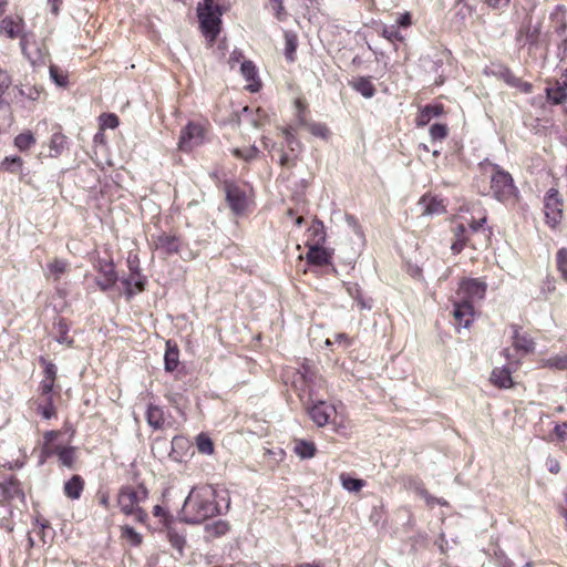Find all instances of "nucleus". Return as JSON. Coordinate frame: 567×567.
Masks as SVG:
<instances>
[{"label": "nucleus", "mask_w": 567, "mask_h": 567, "mask_svg": "<svg viewBox=\"0 0 567 567\" xmlns=\"http://www.w3.org/2000/svg\"><path fill=\"white\" fill-rule=\"evenodd\" d=\"M220 502L225 503L224 508H229V497L225 489H217L212 485L194 487L186 497L182 515L185 522L200 524L223 513Z\"/></svg>", "instance_id": "f257e3e1"}, {"label": "nucleus", "mask_w": 567, "mask_h": 567, "mask_svg": "<svg viewBox=\"0 0 567 567\" xmlns=\"http://www.w3.org/2000/svg\"><path fill=\"white\" fill-rule=\"evenodd\" d=\"M512 339L515 353L512 355L509 349L503 351L507 363L498 371V389H509L516 384L512 374L518 369L522 357L534 351L533 339L520 333L517 326H512Z\"/></svg>", "instance_id": "f03ea898"}, {"label": "nucleus", "mask_w": 567, "mask_h": 567, "mask_svg": "<svg viewBox=\"0 0 567 567\" xmlns=\"http://www.w3.org/2000/svg\"><path fill=\"white\" fill-rule=\"evenodd\" d=\"M148 491L143 484L136 486H123L117 495V504L121 512L126 516H133L137 522L143 523L147 514L141 507V504L146 501Z\"/></svg>", "instance_id": "7ed1b4c3"}, {"label": "nucleus", "mask_w": 567, "mask_h": 567, "mask_svg": "<svg viewBox=\"0 0 567 567\" xmlns=\"http://www.w3.org/2000/svg\"><path fill=\"white\" fill-rule=\"evenodd\" d=\"M462 217H457L453 221L452 231L454 235V241L452 243L451 249L454 254H460L463 248L465 247L466 243L468 241L467 236V229L465 224L468 225L470 230L474 235H483V237L491 241V236L493 234L492 227H484V224L486 223V217L482 216L478 219L472 218L471 220L464 218V220H461Z\"/></svg>", "instance_id": "20e7f679"}, {"label": "nucleus", "mask_w": 567, "mask_h": 567, "mask_svg": "<svg viewBox=\"0 0 567 567\" xmlns=\"http://www.w3.org/2000/svg\"><path fill=\"white\" fill-rule=\"evenodd\" d=\"M197 12L203 33L209 41H215L220 31V7L214 0H204L198 3Z\"/></svg>", "instance_id": "39448f33"}, {"label": "nucleus", "mask_w": 567, "mask_h": 567, "mask_svg": "<svg viewBox=\"0 0 567 567\" xmlns=\"http://www.w3.org/2000/svg\"><path fill=\"white\" fill-rule=\"evenodd\" d=\"M564 199L558 189L549 188L544 196L545 223L551 229H556L564 217Z\"/></svg>", "instance_id": "423d86ee"}, {"label": "nucleus", "mask_w": 567, "mask_h": 567, "mask_svg": "<svg viewBox=\"0 0 567 567\" xmlns=\"http://www.w3.org/2000/svg\"><path fill=\"white\" fill-rule=\"evenodd\" d=\"M205 141V128L202 124L189 122L182 131L178 140V148L190 152Z\"/></svg>", "instance_id": "0eeeda50"}, {"label": "nucleus", "mask_w": 567, "mask_h": 567, "mask_svg": "<svg viewBox=\"0 0 567 567\" xmlns=\"http://www.w3.org/2000/svg\"><path fill=\"white\" fill-rule=\"evenodd\" d=\"M518 197L519 192L511 174L498 168V202L515 205Z\"/></svg>", "instance_id": "6e6552de"}, {"label": "nucleus", "mask_w": 567, "mask_h": 567, "mask_svg": "<svg viewBox=\"0 0 567 567\" xmlns=\"http://www.w3.org/2000/svg\"><path fill=\"white\" fill-rule=\"evenodd\" d=\"M496 179V164L489 159H484L478 164V174L476 176V186L480 193L488 194L494 189Z\"/></svg>", "instance_id": "1a4fd4ad"}, {"label": "nucleus", "mask_w": 567, "mask_h": 567, "mask_svg": "<svg viewBox=\"0 0 567 567\" xmlns=\"http://www.w3.org/2000/svg\"><path fill=\"white\" fill-rule=\"evenodd\" d=\"M226 200L230 209L236 214L240 215L245 212L248 205V198L246 192L239 186L233 183L225 184Z\"/></svg>", "instance_id": "9d476101"}, {"label": "nucleus", "mask_w": 567, "mask_h": 567, "mask_svg": "<svg viewBox=\"0 0 567 567\" xmlns=\"http://www.w3.org/2000/svg\"><path fill=\"white\" fill-rule=\"evenodd\" d=\"M485 291L486 286L484 282L478 279H470L461 284L457 290V299L468 300L473 305L474 301L484 298Z\"/></svg>", "instance_id": "9b49d317"}, {"label": "nucleus", "mask_w": 567, "mask_h": 567, "mask_svg": "<svg viewBox=\"0 0 567 567\" xmlns=\"http://www.w3.org/2000/svg\"><path fill=\"white\" fill-rule=\"evenodd\" d=\"M474 309L468 300H455L453 318L454 324L457 329L468 328L473 321Z\"/></svg>", "instance_id": "f8f14e48"}, {"label": "nucleus", "mask_w": 567, "mask_h": 567, "mask_svg": "<svg viewBox=\"0 0 567 567\" xmlns=\"http://www.w3.org/2000/svg\"><path fill=\"white\" fill-rule=\"evenodd\" d=\"M311 420L318 426H324L328 424L333 415H336L337 410L333 405L328 404L324 401H319L315 405H312L308 411Z\"/></svg>", "instance_id": "ddd939ff"}, {"label": "nucleus", "mask_w": 567, "mask_h": 567, "mask_svg": "<svg viewBox=\"0 0 567 567\" xmlns=\"http://www.w3.org/2000/svg\"><path fill=\"white\" fill-rule=\"evenodd\" d=\"M117 280V276L114 269V265L112 262H105L101 265L100 276L96 278V285L101 288V290H107L112 288Z\"/></svg>", "instance_id": "4468645a"}, {"label": "nucleus", "mask_w": 567, "mask_h": 567, "mask_svg": "<svg viewBox=\"0 0 567 567\" xmlns=\"http://www.w3.org/2000/svg\"><path fill=\"white\" fill-rule=\"evenodd\" d=\"M56 455L59 462L66 467H72L74 463L75 450L71 446L56 445L55 447H48L44 457Z\"/></svg>", "instance_id": "2eb2a0df"}, {"label": "nucleus", "mask_w": 567, "mask_h": 567, "mask_svg": "<svg viewBox=\"0 0 567 567\" xmlns=\"http://www.w3.org/2000/svg\"><path fill=\"white\" fill-rule=\"evenodd\" d=\"M306 258L309 264L316 266H326L331 262V256L327 249L319 246V244H315L309 246Z\"/></svg>", "instance_id": "dca6fc26"}, {"label": "nucleus", "mask_w": 567, "mask_h": 567, "mask_svg": "<svg viewBox=\"0 0 567 567\" xmlns=\"http://www.w3.org/2000/svg\"><path fill=\"white\" fill-rule=\"evenodd\" d=\"M240 72L244 79L249 82L247 89L250 92H257L260 89V82L255 64L251 61H243L240 64Z\"/></svg>", "instance_id": "f3484780"}, {"label": "nucleus", "mask_w": 567, "mask_h": 567, "mask_svg": "<svg viewBox=\"0 0 567 567\" xmlns=\"http://www.w3.org/2000/svg\"><path fill=\"white\" fill-rule=\"evenodd\" d=\"M498 76L504 80V82L517 90H519L523 93H528L532 91V84L527 82H523L519 78L515 76L511 70L507 68H502L498 70Z\"/></svg>", "instance_id": "a211bd4d"}, {"label": "nucleus", "mask_w": 567, "mask_h": 567, "mask_svg": "<svg viewBox=\"0 0 567 567\" xmlns=\"http://www.w3.org/2000/svg\"><path fill=\"white\" fill-rule=\"evenodd\" d=\"M146 421L148 425L154 430L163 429L165 424L163 409L155 404H148L146 410Z\"/></svg>", "instance_id": "6ab92c4d"}, {"label": "nucleus", "mask_w": 567, "mask_h": 567, "mask_svg": "<svg viewBox=\"0 0 567 567\" xmlns=\"http://www.w3.org/2000/svg\"><path fill=\"white\" fill-rule=\"evenodd\" d=\"M1 31L10 39H16L22 31V19L20 17H7L1 21Z\"/></svg>", "instance_id": "aec40b11"}, {"label": "nucleus", "mask_w": 567, "mask_h": 567, "mask_svg": "<svg viewBox=\"0 0 567 567\" xmlns=\"http://www.w3.org/2000/svg\"><path fill=\"white\" fill-rule=\"evenodd\" d=\"M84 488V480L80 475H73L64 484V494L71 499H79Z\"/></svg>", "instance_id": "412c9836"}, {"label": "nucleus", "mask_w": 567, "mask_h": 567, "mask_svg": "<svg viewBox=\"0 0 567 567\" xmlns=\"http://www.w3.org/2000/svg\"><path fill=\"white\" fill-rule=\"evenodd\" d=\"M181 240L176 236L161 235L156 239V248L163 250L166 254L178 252Z\"/></svg>", "instance_id": "4be33fe9"}, {"label": "nucleus", "mask_w": 567, "mask_h": 567, "mask_svg": "<svg viewBox=\"0 0 567 567\" xmlns=\"http://www.w3.org/2000/svg\"><path fill=\"white\" fill-rule=\"evenodd\" d=\"M420 205L423 206V214L426 215H439L445 210V207L441 199H437L436 197H432L429 195H424L421 198Z\"/></svg>", "instance_id": "5701e85b"}, {"label": "nucleus", "mask_w": 567, "mask_h": 567, "mask_svg": "<svg viewBox=\"0 0 567 567\" xmlns=\"http://www.w3.org/2000/svg\"><path fill=\"white\" fill-rule=\"evenodd\" d=\"M566 7L563 4H558L555 7V9L549 16L550 21L554 23L555 31L558 34H563L566 31Z\"/></svg>", "instance_id": "b1692460"}, {"label": "nucleus", "mask_w": 567, "mask_h": 567, "mask_svg": "<svg viewBox=\"0 0 567 567\" xmlns=\"http://www.w3.org/2000/svg\"><path fill=\"white\" fill-rule=\"evenodd\" d=\"M179 351L176 344H173L171 341L166 342V351L164 355L165 370L167 372H173L178 363H179Z\"/></svg>", "instance_id": "393cba45"}, {"label": "nucleus", "mask_w": 567, "mask_h": 567, "mask_svg": "<svg viewBox=\"0 0 567 567\" xmlns=\"http://www.w3.org/2000/svg\"><path fill=\"white\" fill-rule=\"evenodd\" d=\"M547 100L555 105L561 104L567 99L566 87L563 82H556L553 86L546 87Z\"/></svg>", "instance_id": "a878e982"}, {"label": "nucleus", "mask_w": 567, "mask_h": 567, "mask_svg": "<svg viewBox=\"0 0 567 567\" xmlns=\"http://www.w3.org/2000/svg\"><path fill=\"white\" fill-rule=\"evenodd\" d=\"M293 452L302 460L311 458L316 455L317 447L313 442L295 440Z\"/></svg>", "instance_id": "bb28decb"}, {"label": "nucleus", "mask_w": 567, "mask_h": 567, "mask_svg": "<svg viewBox=\"0 0 567 567\" xmlns=\"http://www.w3.org/2000/svg\"><path fill=\"white\" fill-rule=\"evenodd\" d=\"M68 146V138L61 132L52 134L50 140V156L58 157Z\"/></svg>", "instance_id": "cd10ccee"}, {"label": "nucleus", "mask_w": 567, "mask_h": 567, "mask_svg": "<svg viewBox=\"0 0 567 567\" xmlns=\"http://www.w3.org/2000/svg\"><path fill=\"white\" fill-rule=\"evenodd\" d=\"M353 89L367 99L372 97L375 93L374 85L369 78H359L353 83Z\"/></svg>", "instance_id": "c85d7f7f"}, {"label": "nucleus", "mask_w": 567, "mask_h": 567, "mask_svg": "<svg viewBox=\"0 0 567 567\" xmlns=\"http://www.w3.org/2000/svg\"><path fill=\"white\" fill-rule=\"evenodd\" d=\"M297 50V35L292 32H285V55L288 61H295Z\"/></svg>", "instance_id": "c756f323"}, {"label": "nucleus", "mask_w": 567, "mask_h": 567, "mask_svg": "<svg viewBox=\"0 0 567 567\" xmlns=\"http://www.w3.org/2000/svg\"><path fill=\"white\" fill-rule=\"evenodd\" d=\"M35 144V137L31 132H23L16 136L14 145L19 151L23 152L29 150L31 146Z\"/></svg>", "instance_id": "7c9ffc66"}, {"label": "nucleus", "mask_w": 567, "mask_h": 567, "mask_svg": "<svg viewBox=\"0 0 567 567\" xmlns=\"http://www.w3.org/2000/svg\"><path fill=\"white\" fill-rule=\"evenodd\" d=\"M196 446L199 453L210 455L214 452V443L206 433L196 436Z\"/></svg>", "instance_id": "2f4dec72"}, {"label": "nucleus", "mask_w": 567, "mask_h": 567, "mask_svg": "<svg viewBox=\"0 0 567 567\" xmlns=\"http://www.w3.org/2000/svg\"><path fill=\"white\" fill-rule=\"evenodd\" d=\"M23 161L19 156H7L1 162V168L9 173H18L21 171Z\"/></svg>", "instance_id": "473e14b6"}, {"label": "nucleus", "mask_w": 567, "mask_h": 567, "mask_svg": "<svg viewBox=\"0 0 567 567\" xmlns=\"http://www.w3.org/2000/svg\"><path fill=\"white\" fill-rule=\"evenodd\" d=\"M342 487L349 492H359L365 485V482L360 478L341 475Z\"/></svg>", "instance_id": "72a5a7b5"}, {"label": "nucleus", "mask_w": 567, "mask_h": 567, "mask_svg": "<svg viewBox=\"0 0 567 567\" xmlns=\"http://www.w3.org/2000/svg\"><path fill=\"white\" fill-rule=\"evenodd\" d=\"M557 440L559 442H564L567 440V423H556L554 426V432L549 434L547 437H544V440L548 442H553L554 440Z\"/></svg>", "instance_id": "f704fd0d"}, {"label": "nucleus", "mask_w": 567, "mask_h": 567, "mask_svg": "<svg viewBox=\"0 0 567 567\" xmlns=\"http://www.w3.org/2000/svg\"><path fill=\"white\" fill-rule=\"evenodd\" d=\"M206 530L213 536H223L229 530V524L226 520H216L206 526Z\"/></svg>", "instance_id": "c9c22d12"}, {"label": "nucleus", "mask_w": 567, "mask_h": 567, "mask_svg": "<svg viewBox=\"0 0 567 567\" xmlns=\"http://www.w3.org/2000/svg\"><path fill=\"white\" fill-rule=\"evenodd\" d=\"M122 537L133 546H137L142 543L141 534L128 525L122 527Z\"/></svg>", "instance_id": "e433bc0d"}, {"label": "nucleus", "mask_w": 567, "mask_h": 567, "mask_svg": "<svg viewBox=\"0 0 567 567\" xmlns=\"http://www.w3.org/2000/svg\"><path fill=\"white\" fill-rule=\"evenodd\" d=\"M50 274L54 277V280H59L60 276L65 272L68 264L61 259H54L49 264Z\"/></svg>", "instance_id": "4c0bfd02"}, {"label": "nucleus", "mask_w": 567, "mask_h": 567, "mask_svg": "<svg viewBox=\"0 0 567 567\" xmlns=\"http://www.w3.org/2000/svg\"><path fill=\"white\" fill-rule=\"evenodd\" d=\"M258 153H259V150L256 146H250L245 150H240V148L233 150V154L236 157L243 158L244 161H247V162L256 158Z\"/></svg>", "instance_id": "58836bf2"}, {"label": "nucleus", "mask_w": 567, "mask_h": 567, "mask_svg": "<svg viewBox=\"0 0 567 567\" xmlns=\"http://www.w3.org/2000/svg\"><path fill=\"white\" fill-rule=\"evenodd\" d=\"M557 269L563 278L567 280V249L561 248L557 251L556 256Z\"/></svg>", "instance_id": "ea45409f"}, {"label": "nucleus", "mask_w": 567, "mask_h": 567, "mask_svg": "<svg viewBox=\"0 0 567 567\" xmlns=\"http://www.w3.org/2000/svg\"><path fill=\"white\" fill-rule=\"evenodd\" d=\"M282 134L285 136L287 146L289 147L291 153L299 152L301 148V143L296 138V136L292 134L290 128H285L282 131Z\"/></svg>", "instance_id": "a19ab883"}, {"label": "nucleus", "mask_w": 567, "mask_h": 567, "mask_svg": "<svg viewBox=\"0 0 567 567\" xmlns=\"http://www.w3.org/2000/svg\"><path fill=\"white\" fill-rule=\"evenodd\" d=\"M132 284H134V286L136 287V289L138 291H142L144 289V282H143L140 274L137 276L136 272H133V274H131L130 278L124 280V285L126 286V290H127L128 295L133 293V291L131 290Z\"/></svg>", "instance_id": "79ce46f5"}, {"label": "nucleus", "mask_w": 567, "mask_h": 567, "mask_svg": "<svg viewBox=\"0 0 567 567\" xmlns=\"http://www.w3.org/2000/svg\"><path fill=\"white\" fill-rule=\"evenodd\" d=\"M50 76L54 81V83L59 86H65L68 83L66 75L59 70V68L51 65L50 66Z\"/></svg>", "instance_id": "37998d69"}, {"label": "nucleus", "mask_w": 567, "mask_h": 567, "mask_svg": "<svg viewBox=\"0 0 567 567\" xmlns=\"http://www.w3.org/2000/svg\"><path fill=\"white\" fill-rule=\"evenodd\" d=\"M308 130L315 136L327 138L329 135V130L324 124L321 123H311L308 125Z\"/></svg>", "instance_id": "c03bdc74"}, {"label": "nucleus", "mask_w": 567, "mask_h": 567, "mask_svg": "<svg viewBox=\"0 0 567 567\" xmlns=\"http://www.w3.org/2000/svg\"><path fill=\"white\" fill-rule=\"evenodd\" d=\"M382 35L391 42L403 40V37L394 25L384 27L382 30Z\"/></svg>", "instance_id": "a18cd8bd"}, {"label": "nucleus", "mask_w": 567, "mask_h": 567, "mask_svg": "<svg viewBox=\"0 0 567 567\" xmlns=\"http://www.w3.org/2000/svg\"><path fill=\"white\" fill-rule=\"evenodd\" d=\"M100 120L103 128H115L118 125V117L115 114H102Z\"/></svg>", "instance_id": "49530a36"}, {"label": "nucleus", "mask_w": 567, "mask_h": 567, "mask_svg": "<svg viewBox=\"0 0 567 567\" xmlns=\"http://www.w3.org/2000/svg\"><path fill=\"white\" fill-rule=\"evenodd\" d=\"M430 135L433 140H443L447 135V128L443 124H433L430 127Z\"/></svg>", "instance_id": "de8ad7c7"}, {"label": "nucleus", "mask_w": 567, "mask_h": 567, "mask_svg": "<svg viewBox=\"0 0 567 567\" xmlns=\"http://www.w3.org/2000/svg\"><path fill=\"white\" fill-rule=\"evenodd\" d=\"M267 114L264 110L257 109L256 115L251 118L250 123L255 128H260L267 122Z\"/></svg>", "instance_id": "09e8293b"}, {"label": "nucleus", "mask_w": 567, "mask_h": 567, "mask_svg": "<svg viewBox=\"0 0 567 567\" xmlns=\"http://www.w3.org/2000/svg\"><path fill=\"white\" fill-rule=\"evenodd\" d=\"M58 431H49L44 434V444L42 447V455L44 456L47 454L48 447H55L56 445L53 444V441L59 436Z\"/></svg>", "instance_id": "8fccbe9b"}, {"label": "nucleus", "mask_w": 567, "mask_h": 567, "mask_svg": "<svg viewBox=\"0 0 567 567\" xmlns=\"http://www.w3.org/2000/svg\"><path fill=\"white\" fill-rule=\"evenodd\" d=\"M548 364L551 368H555L557 370H566L567 369V357L566 355H557L554 358H550L548 360Z\"/></svg>", "instance_id": "3c124183"}, {"label": "nucleus", "mask_w": 567, "mask_h": 567, "mask_svg": "<svg viewBox=\"0 0 567 567\" xmlns=\"http://www.w3.org/2000/svg\"><path fill=\"white\" fill-rule=\"evenodd\" d=\"M58 328H59V337L56 338V341L60 343H68L69 346H71L73 340L68 338L66 324L61 320L58 324Z\"/></svg>", "instance_id": "603ef678"}, {"label": "nucleus", "mask_w": 567, "mask_h": 567, "mask_svg": "<svg viewBox=\"0 0 567 567\" xmlns=\"http://www.w3.org/2000/svg\"><path fill=\"white\" fill-rule=\"evenodd\" d=\"M41 414L44 419H51V416L54 414L52 396L44 399V405L41 406Z\"/></svg>", "instance_id": "864d4df0"}, {"label": "nucleus", "mask_w": 567, "mask_h": 567, "mask_svg": "<svg viewBox=\"0 0 567 567\" xmlns=\"http://www.w3.org/2000/svg\"><path fill=\"white\" fill-rule=\"evenodd\" d=\"M54 385V380L44 378L40 383V390L42 395L45 398L51 396V392Z\"/></svg>", "instance_id": "5fc2aeb1"}, {"label": "nucleus", "mask_w": 567, "mask_h": 567, "mask_svg": "<svg viewBox=\"0 0 567 567\" xmlns=\"http://www.w3.org/2000/svg\"><path fill=\"white\" fill-rule=\"evenodd\" d=\"M296 157H297V154H295L293 156H291L289 153H286L284 151H281V155H280V159H279V164L284 167H291V166H295L296 165Z\"/></svg>", "instance_id": "6e6d98bb"}, {"label": "nucleus", "mask_w": 567, "mask_h": 567, "mask_svg": "<svg viewBox=\"0 0 567 567\" xmlns=\"http://www.w3.org/2000/svg\"><path fill=\"white\" fill-rule=\"evenodd\" d=\"M441 113V106L437 105H426L422 111V116L430 120L432 116H437Z\"/></svg>", "instance_id": "4d7b16f0"}, {"label": "nucleus", "mask_w": 567, "mask_h": 567, "mask_svg": "<svg viewBox=\"0 0 567 567\" xmlns=\"http://www.w3.org/2000/svg\"><path fill=\"white\" fill-rule=\"evenodd\" d=\"M165 398L175 408H178L183 401V395L181 393L172 392V391L167 392L165 394Z\"/></svg>", "instance_id": "13d9d810"}, {"label": "nucleus", "mask_w": 567, "mask_h": 567, "mask_svg": "<svg viewBox=\"0 0 567 567\" xmlns=\"http://www.w3.org/2000/svg\"><path fill=\"white\" fill-rule=\"evenodd\" d=\"M546 467L547 470L553 474H558L560 472V463L555 457H547L546 460Z\"/></svg>", "instance_id": "bf43d9fd"}, {"label": "nucleus", "mask_w": 567, "mask_h": 567, "mask_svg": "<svg viewBox=\"0 0 567 567\" xmlns=\"http://www.w3.org/2000/svg\"><path fill=\"white\" fill-rule=\"evenodd\" d=\"M309 231L312 233L315 237H317L316 244H319L320 241H323L324 239V233H323V226L321 223H318L317 225H313L311 228H309Z\"/></svg>", "instance_id": "052dcab7"}, {"label": "nucleus", "mask_w": 567, "mask_h": 567, "mask_svg": "<svg viewBox=\"0 0 567 567\" xmlns=\"http://www.w3.org/2000/svg\"><path fill=\"white\" fill-rule=\"evenodd\" d=\"M241 59H243V53L240 51H233L229 55V59H228V64L230 66V69H234L236 66V64L240 63L241 64Z\"/></svg>", "instance_id": "680f3d73"}, {"label": "nucleus", "mask_w": 567, "mask_h": 567, "mask_svg": "<svg viewBox=\"0 0 567 567\" xmlns=\"http://www.w3.org/2000/svg\"><path fill=\"white\" fill-rule=\"evenodd\" d=\"M333 342H337L338 344L343 346V348H348L352 343L351 339L346 333H337V334H334V341Z\"/></svg>", "instance_id": "e2e57ef3"}, {"label": "nucleus", "mask_w": 567, "mask_h": 567, "mask_svg": "<svg viewBox=\"0 0 567 567\" xmlns=\"http://www.w3.org/2000/svg\"><path fill=\"white\" fill-rule=\"evenodd\" d=\"M357 292H358V295L354 297V300L357 301L358 306L361 309H371L372 306H371L370 300H365L362 297L360 289H357Z\"/></svg>", "instance_id": "0e129e2a"}, {"label": "nucleus", "mask_w": 567, "mask_h": 567, "mask_svg": "<svg viewBox=\"0 0 567 567\" xmlns=\"http://www.w3.org/2000/svg\"><path fill=\"white\" fill-rule=\"evenodd\" d=\"M421 495L429 505H434L435 503L440 505H446L445 501L435 498L434 496L430 495L426 491H422Z\"/></svg>", "instance_id": "69168bd1"}, {"label": "nucleus", "mask_w": 567, "mask_h": 567, "mask_svg": "<svg viewBox=\"0 0 567 567\" xmlns=\"http://www.w3.org/2000/svg\"><path fill=\"white\" fill-rule=\"evenodd\" d=\"M47 379H51L55 381V374H56V367L53 363H45V370H44Z\"/></svg>", "instance_id": "338daca9"}, {"label": "nucleus", "mask_w": 567, "mask_h": 567, "mask_svg": "<svg viewBox=\"0 0 567 567\" xmlns=\"http://www.w3.org/2000/svg\"><path fill=\"white\" fill-rule=\"evenodd\" d=\"M396 23L403 28L410 27L412 23L411 14L409 12L401 14L400 18L398 19Z\"/></svg>", "instance_id": "774afa93"}]
</instances>
